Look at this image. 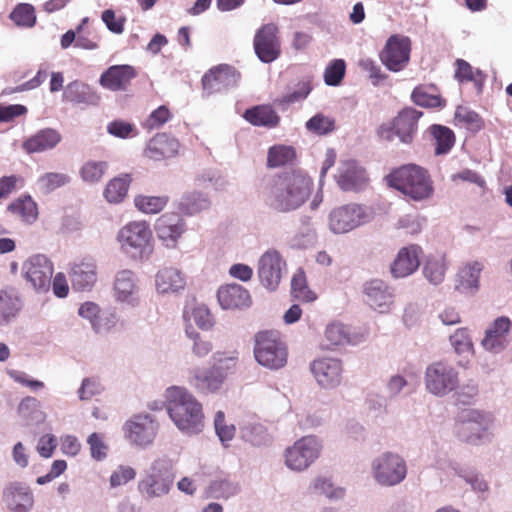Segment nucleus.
I'll return each mask as SVG.
<instances>
[{"label": "nucleus", "mask_w": 512, "mask_h": 512, "mask_svg": "<svg viewBox=\"0 0 512 512\" xmlns=\"http://www.w3.org/2000/svg\"><path fill=\"white\" fill-rule=\"evenodd\" d=\"M313 180L300 170L277 174L263 191V201L270 209L288 213L299 209L310 198Z\"/></svg>", "instance_id": "f257e3e1"}, {"label": "nucleus", "mask_w": 512, "mask_h": 512, "mask_svg": "<svg viewBox=\"0 0 512 512\" xmlns=\"http://www.w3.org/2000/svg\"><path fill=\"white\" fill-rule=\"evenodd\" d=\"M165 397L168 415L181 432L192 435L202 431L203 407L192 393L184 387L172 386L167 388Z\"/></svg>", "instance_id": "f03ea898"}, {"label": "nucleus", "mask_w": 512, "mask_h": 512, "mask_svg": "<svg viewBox=\"0 0 512 512\" xmlns=\"http://www.w3.org/2000/svg\"><path fill=\"white\" fill-rule=\"evenodd\" d=\"M389 187L413 201L429 199L434 193L433 181L427 169L417 164H405L393 169L386 177Z\"/></svg>", "instance_id": "7ed1b4c3"}, {"label": "nucleus", "mask_w": 512, "mask_h": 512, "mask_svg": "<svg viewBox=\"0 0 512 512\" xmlns=\"http://www.w3.org/2000/svg\"><path fill=\"white\" fill-rule=\"evenodd\" d=\"M254 357L263 367L278 370L287 364L288 350L276 331H260L255 335Z\"/></svg>", "instance_id": "20e7f679"}, {"label": "nucleus", "mask_w": 512, "mask_h": 512, "mask_svg": "<svg viewBox=\"0 0 512 512\" xmlns=\"http://www.w3.org/2000/svg\"><path fill=\"white\" fill-rule=\"evenodd\" d=\"M422 116L423 112L405 107L389 123L382 124L377 134L382 140L392 141L397 137L401 143L410 145L416 138L418 122Z\"/></svg>", "instance_id": "39448f33"}, {"label": "nucleus", "mask_w": 512, "mask_h": 512, "mask_svg": "<svg viewBox=\"0 0 512 512\" xmlns=\"http://www.w3.org/2000/svg\"><path fill=\"white\" fill-rule=\"evenodd\" d=\"M172 462L169 459H157L150 471L138 482V491L145 499L165 496L174 483Z\"/></svg>", "instance_id": "423d86ee"}, {"label": "nucleus", "mask_w": 512, "mask_h": 512, "mask_svg": "<svg viewBox=\"0 0 512 512\" xmlns=\"http://www.w3.org/2000/svg\"><path fill=\"white\" fill-rule=\"evenodd\" d=\"M53 272L52 261L42 254L30 256L21 266V275L26 285L38 294L49 291Z\"/></svg>", "instance_id": "0eeeda50"}, {"label": "nucleus", "mask_w": 512, "mask_h": 512, "mask_svg": "<svg viewBox=\"0 0 512 512\" xmlns=\"http://www.w3.org/2000/svg\"><path fill=\"white\" fill-rule=\"evenodd\" d=\"M425 384L428 391L432 394L444 396L458 387V372L452 365L446 362H434L426 369Z\"/></svg>", "instance_id": "6e6552de"}, {"label": "nucleus", "mask_w": 512, "mask_h": 512, "mask_svg": "<svg viewBox=\"0 0 512 512\" xmlns=\"http://www.w3.org/2000/svg\"><path fill=\"white\" fill-rule=\"evenodd\" d=\"M321 445L313 436L297 440L285 451V464L294 471L307 469L320 455Z\"/></svg>", "instance_id": "1a4fd4ad"}, {"label": "nucleus", "mask_w": 512, "mask_h": 512, "mask_svg": "<svg viewBox=\"0 0 512 512\" xmlns=\"http://www.w3.org/2000/svg\"><path fill=\"white\" fill-rule=\"evenodd\" d=\"M286 269V261L280 252L275 249H269L259 258L257 274L264 287L275 291Z\"/></svg>", "instance_id": "9d476101"}, {"label": "nucleus", "mask_w": 512, "mask_h": 512, "mask_svg": "<svg viewBox=\"0 0 512 512\" xmlns=\"http://www.w3.org/2000/svg\"><path fill=\"white\" fill-rule=\"evenodd\" d=\"M373 473L379 484L393 486L405 479L407 466L399 455L388 452L374 461Z\"/></svg>", "instance_id": "9b49d317"}, {"label": "nucleus", "mask_w": 512, "mask_h": 512, "mask_svg": "<svg viewBox=\"0 0 512 512\" xmlns=\"http://www.w3.org/2000/svg\"><path fill=\"white\" fill-rule=\"evenodd\" d=\"M240 79L241 74L235 67L228 64H219L204 74L202 86L207 95H212L236 87Z\"/></svg>", "instance_id": "f8f14e48"}, {"label": "nucleus", "mask_w": 512, "mask_h": 512, "mask_svg": "<svg viewBox=\"0 0 512 512\" xmlns=\"http://www.w3.org/2000/svg\"><path fill=\"white\" fill-rule=\"evenodd\" d=\"M117 239L123 249L142 255L150 246L152 231L145 221H132L119 230Z\"/></svg>", "instance_id": "ddd939ff"}, {"label": "nucleus", "mask_w": 512, "mask_h": 512, "mask_svg": "<svg viewBox=\"0 0 512 512\" xmlns=\"http://www.w3.org/2000/svg\"><path fill=\"white\" fill-rule=\"evenodd\" d=\"M490 422L486 414L474 409H465L456 425L457 435L462 441L474 443L484 436Z\"/></svg>", "instance_id": "4468645a"}, {"label": "nucleus", "mask_w": 512, "mask_h": 512, "mask_svg": "<svg viewBox=\"0 0 512 512\" xmlns=\"http://www.w3.org/2000/svg\"><path fill=\"white\" fill-rule=\"evenodd\" d=\"M410 52L411 41L408 37L392 35L380 53V59L389 70L398 72L408 64Z\"/></svg>", "instance_id": "2eb2a0df"}, {"label": "nucleus", "mask_w": 512, "mask_h": 512, "mask_svg": "<svg viewBox=\"0 0 512 512\" xmlns=\"http://www.w3.org/2000/svg\"><path fill=\"white\" fill-rule=\"evenodd\" d=\"M361 205L347 204L334 208L329 214V228L336 234L347 233L365 221Z\"/></svg>", "instance_id": "dca6fc26"}, {"label": "nucleus", "mask_w": 512, "mask_h": 512, "mask_svg": "<svg viewBox=\"0 0 512 512\" xmlns=\"http://www.w3.org/2000/svg\"><path fill=\"white\" fill-rule=\"evenodd\" d=\"M279 29L277 25L268 23L263 25L255 34L253 45L258 58L265 63L276 60L280 53Z\"/></svg>", "instance_id": "f3484780"}, {"label": "nucleus", "mask_w": 512, "mask_h": 512, "mask_svg": "<svg viewBox=\"0 0 512 512\" xmlns=\"http://www.w3.org/2000/svg\"><path fill=\"white\" fill-rule=\"evenodd\" d=\"M125 437L133 444L147 446L151 444L158 430V423L150 415H135L126 421L123 427Z\"/></svg>", "instance_id": "a211bd4d"}, {"label": "nucleus", "mask_w": 512, "mask_h": 512, "mask_svg": "<svg viewBox=\"0 0 512 512\" xmlns=\"http://www.w3.org/2000/svg\"><path fill=\"white\" fill-rule=\"evenodd\" d=\"M310 370L317 383L323 388H335L342 381L343 365L339 359L331 357L316 359L311 363Z\"/></svg>", "instance_id": "6ab92c4d"}, {"label": "nucleus", "mask_w": 512, "mask_h": 512, "mask_svg": "<svg viewBox=\"0 0 512 512\" xmlns=\"http://www.w3.org/2000/svg\"><path fill=\"white\" fill-rule=\"evenodd\" d=\"M70 281L75 290L91 289L97 281V264L90 256L83 257L71 264Z\"/></svg>", "instance_id": "aec40b11"}, {"label": "nucleus", "mask_w": 512, "mask_h": 512, "mask_svg": "<svg viewBox=\"0 0 512 512\" xmlns=\"http://www.w3.org/2000/svg\"><path fill=\"white\" fill-rule=\"evenodd\" d=\"M137 76L138 71L132 65H112L101 74L99 83L110 91H124Z\"/></svg>", "instance_id": "412c9836"}, {"label": "nucleus", "mask_w": 512, "mask_h": 512, "mask_svg": "<svg viewBox=\"0 0 512 512\" xmlns=\"http://www.w3.org/2000/svg\"><path fill=\"white\" fill-rule=\"evenodd\" d=\"M190 384L200 393L210 394L219 391L227 377L224 372L211 365L208 369L194 368L190 371Z\"/></svg>", "instance_id": "4be33fe9"}, {"label": "nucleus", "mask_w": 512, "mask_h": 512, "mask_svg": "<svg viewBox=\"0 0 512 512\" xmlns=\"http://www.w3.org/2000/svg\"><path fill=\"white\" fill-rule=\"evenodd\" d=\"M422 252V248L416 244L401 248L391 264L393 276L401 278L413 274L420 265Z\"/></svg>", "instance_id": "5701e85b"}, {"label": "nucleus", "mask_w": 512, "mask_h": 512, "mask_svg": "<svg viewBox=\"0 0 512 512\" xmlns=\"http://www.w3.org/2000/svg\"><path fill=\"white\" fill-rule=\"evenodd\" d=\"M337 183L344 191L362 190L368 183L365 169L354 161L344 162L337 176Z\"/></svg>", "instance_id": "b1692460"}, {"label": "nucleus", "mask_w": 512, "mask_h": 512, "mask_svg": "<svg viewBox=\"0 0 512 512\" xmlns=\"http://www.w3.org/2000/svg\"><path fill=\"white\" fill-rule=\"evenodd\" d=\"M62 141L61 133L53 128L37 131L22 143L27 154L41 153L55 148Z\"/></svg>", "instance_id": "393cba45"}, {"label": "nucleus", "mask_w": 512, "mask_h": 512, "mask_svg": "<svg viewBox=\"0 0 512 512\" xmlns=\"http://www.w3.org/2000/svg\"><path fill=\"white\" fill-rule=\"evenodd\" d=\"M217 298L223 309H242L251 303L248 290L239 284L221 286L218 289Z\"/></svg>", "instance_id": "a878e982"}, {"label": "nucleus", "mask_w": 512, "mask_h": 512, "mask_svg": "<svg viewBox=\"0 0 512 512\" xmlns=\"http://www.w3.org/2000/svg\"><path fill=\"white\" fill-rule=\"evenodd\" d=\"M180 144L166 134L155 135L147 144L145 156L154 161L171 158L178 153Z\"/></svg>", "instance_id": "bb28decb"}, {"label": "nucleus", "mask_w": 512, "mask_h": 512, "mask_svg": "<svg viewBox=\"0 0 512 512\" xmlns=\"http://www.w3.org/2000/svg\"><path fill=\"white\" fill-rule=\"evenodd\" d=\"M63 100L76 105L95 106L99 104L100 96L88 84L73 81L64 90Z\"/></svg>", "instance_id": "cd10ccee"}, {"label": "nucleus", "mask_w": 512, "mask_h": 512, "mask_svg": "<svg viewBox=\"0 0 512 512\" xmlns=\"http://www.w3.org/2000/svg\"><path fill=\"white\" fill-rule=\"evenodd\" d=\"M511 327V321L507 317L497 318L491 328L486 331L482 340V346L489 351H501L507 342V334Z\"/></svg>", "instance_id": "c85d7f7f"}, {"label": "nucleus", "mask_w": 512, "mask_h": 512, "mask_svg": "<svg viewBox=\"0 0 512 512\" xmlns=\"http://www.w3.org/2000/svg\"><path fill=\"white\" fill-rule=\"evenodd\" d=\"M367 303L374 309L383 313L393 302V296L388 286L381 280H372L365 286Z\"/></svg>", "instance_id": "c756f323"}, {"label": "nucleus", "mask_w": 512, "mask_h": 512, "mask_svg": "<svg viewBox=\"0 0 512 512\" xmlns=\"http://www.w3.org/2000/svg\"><path fill=\"white\" fill-rule=\"evenodd\" d=\"M4 498L13 512H28L34 503L29 487L20 484L8 486L4 491Z\"/></svg>", "instance_id": "7c9ffc66"}, {"label": "nucleus", "mask_w": 512, "mask_h": 512, "mask_svg": "<svg viewBox=\"0 0 512 512\" xmlns=\"http://www.w3.org/2000/svg\"><path fill=\"white\" fill-rule=\"evenodd\" d=\"M7 212L21 221L32 224L38 218V205L30 195H21L11 201Z\"/></svg>", "instance_id": "2f4dec72"}, {"label": "nucleus", "mask_w": 512, "mask_h": 512, "mask_svg": "<svg viewBox=\"0 0 512 512\" xmlns=\"http://www.w3.org/2000/svg\"><path fill=\"white\" fill-rule=\"evenodd\" d=\"M156 288L158 292L175 293L184 289L186 280L182 272L173 267H165L156 274Z\"/></svg>", "instance_id": "473e14b6"}, {"label": "nucleus", "mask_w": 512, "mask_h": 512, "mask_svg": "<svg viewBox=\"0 0 512 512\" xmlns=\"http://www.w3.org/2000/svg\"><path fill=\"white\" fill-rule=\"evenodd\" d=\"M412 101L422 107L442 108L446 100L440 95V90L435 84H420L411 93Z\"/></svg>", "instance_id": "72a5a7b5"}, {"label": "nucleus", "mask_w": 512, "mask_h": 512, "mask_svg": "<svg viewBox=\"0 0 512 512\" xmlns=\"http://www.w3.org/2000/svg\"><path fill=\"white\" fill-rule=\"evenodd\" d=\"M243 117L253 126L268 129L278 126L280 122L279 115L270 105H257L249 108L244 112Z\"/></svg>", "instance_id": "f704fd0d"}, {"label": "nucleus", "mask_w": 512, "mask_h": 512, "mask_svg": "<svg viewBox=\"0 0 512 512\" xmlns=\"http://www.w3.org/2000/svg\"><path fill=\"white\" fill-rule=\"evenodd\" d=\"M183 225L177 213H165L157 219L155 230L160 239L175 241L183 232Z\"/></svg>", "instance_id": "c9c22d12"}, {"label": "nucleus", "mask_w": 512, "mask_h": 512, "mask_svg": "<svg viewBox=\"0 0 512 512\" xmlns=\"http://www.w3.org/2000/svg\"><path fill=\"white\" fill-rule=\"evenodd\" d=\"M137 292L134 273L130 270L118 272L114 282V294L117 300L133 302L136 300Z\"/></svg>", "instance_id": "e433bc0d"}, {"label": "nucleus", "mask_w": 512, "mask_h": 512, "mask_svg": "<svg viewBox=\"0 0 512 512\" xmlns=\"http://www.w3.org/2000/svg\"><path fill=\"white\" fill-rule=\"evenodd\" d=\"M132 178L129 174H123L111 179L104 190V197L109 203H121L127 196Z\"/></svg>", "instance_id": "4c0bfd02"}, {"label": "nucleus", "mask_w": 512, "mask_h": 512, "mask_svg": "<svg viewBox=\"0 0 512 512\" xmlns=\"http://www.w3.org/2000/svg\"><path fill=\"white\" fill-rule=\"evenodd\" d=\"M429 131L435 142V154L445 155L449 153L456 141L454 132L450 128L439 124L430 126Z\"/></svg>", "instance_id": "58836bf2"}, {"label": "nucleus", "mask_w": 512, "mask_h": 512, "mask_svg": "<svg viewBox=\"0 0 512 512\" xmlns=\"http://www.w3.org/2000/svg\"><path fill=\"white\" fill-rule=\"evenodd\" d=\"M454 124L471 132H478L484 127V120L467 106H458L454 113Z\"/></svg>", "instance_id": "ea45409f"}, {"label": "nucleus", "mask_w": 512, "mask_h": 512, "mask_svg": "<svg viewBox=\"0 0 512 512\" xmlns=\"http://www.w3.org/2000/svg\"><path fill=\"white\" fill-rule=\"evenodd\" d=\"M291 295L294 299L304 303L313 302L317 295L312 291L307 283L305 271L299 268L291 279Z\"/></svg>", "instance_id": "a19ab883"}, {"label": "nucleus", "mask_w": 512, "mask_h": 512, "mask_svg": "<svg viewBox=\"0 0 512 512\" xmlns=\"http://www.w3.org/2000/svg\"><path fill=\"white\" fill-rule=\"evenodd\" d=\"M296 159V151L292 146L274 145L267 153V167L278 168L291 164Z\"/></svg>", "instance_id": "79ce46f5"}, {"label": "nucleus", "mask_w": 512, "mask_h": 512, "mask_svg": "<svg viewBox=\"0 0 512 512\" xmlns=\"http://www.w3.org/2000/svg\"><path fill=\"white\" fill-rule=\"evenodd\" d=\"M239 362L237 350L217 351L212 356V365L218 372H224L226 377L236 371Z\"/></svg>", "instance_id": "37998d69"}, {"label": "nucleus", "mask_w": 512, "mask_h": 512, "mask_svg": "<svg viewBox=\"0 0 512 512\" xmlns=\"http://www.w3.org/2000/svg\"><path fill=\"white\" fill-rule=\"evenodd\" d=\"M456 70H455V78L459 82H469L472 81L479 88L482 87L483 83L486 80V75L479 69L474 70L473 67L463 59H457L455 62Z\"/></svg>", "instance_id": "c03bdc74"}, {"label": "nucleus", "mask_w": 512, "mask_h": 512, "mask_svg": "<svg viewBox=\"0 0 512 512\" xmlns=\"http://www.w3.org/2000/svg\"><path fill=\"white\" fill-rule=\"evenodd\" d=\"M209 200L199 192L186 193L179 203V209L186 215H193L207 209Z\"/></svg>", "instance_id": "a18cd8bd"}, {"label": "nucleus", "mask_w": 512, "mask_h": 512, "mask_svg": "<svg viewBox=\"0 0 512 512\" xmlns=\"http://www.w3.org/2000/svg\"><path fill=\"white\" fill-rule=\"evenodd\" d=\"M108 170L106 161L88 160L80 168L81 179L90 184L100 182Z\"/></svg>", "instance_id": "49530a36"}, {"label": "nucleus", "mask_w": 512, "mask_h": 512, "mask_svg": "<svg viewBox=\"0 0 512 512\" xmlns=\"http://www.w3.org/2000/svg\"><path fill=\"white\" fill-rule=\"evenodd\" d=\"M169 201L168 196L138 195L134 198L135 207L145 214L161 212Z\"/></svg>", "instance_id": "de8ad7c7"}, {"label": "nucleus", "mask_w": 512, "mask_h": 512, "mask_svg": "<svg viewBox=\"0 0 512 512\" xmlns=\"http://www.w3.org/2000/svg\"><path fill=\"white\" fill-rule=\"evenodd\" d=\"M324 336L328 342L327 348L350 343L348 329L342 323L334 322L329 324L325 329Z\"/></svg>", "instance_id": "09e8293b"}, {"label": "nucleus", "mask_w": 512, "mask_h": 512, "mask_svg": "<svg viewBox=\"0 0 512 512\" xmlns=\"http://www.w3.org/2000/svg\"><path fill=\"white\" fill-rule=\"evenodd\" d=\"M482 270L483 264L478 261L466 264L459 271L460 285L463 288H477Z\"/></svg>", "instance_id": "8fccbe9b"}, {"label": "nucleus", "mask_w": 512, "mask_h": 512, "mask_svg": "<svg viewBox=\"0 0 512 512\" xmlns=\"http://www.w3.org/2000/svg\"><path fill=\"white\" fill-rule=\"evenodd\" d=\"M10 18L18 26L32 27L36 23L35 9L31 4H18L11 12Z\"/></svg>", "instance_id": "3c124183"}, {"label": "nucleus", "mask_w": 512, "mask_h": 512, "mask_svg": "<svg viewBox=\"0 0 512 512\" xmlns=\"http://www.w3.org/2000/svg\"><path fill=\"white\" fill-rule=\"evenodd\" d=\"M20 310V301L17 297L0 291V324L8 322Z\"/></svg>", "instance_id": "603ef678"}, {"label": "nucleus", "mask_w": 512, "mask_h": 512, "mask_svg": "<svg viewBox=\"0 0 512 512\" xmlns=\"http://www.w3.org/2000/svg\"><path fill=\"white\" fill-rule=\"evenodd\" d=\"M239 490L238 485L228 479L214 480L208 487V495L213 498L228 499Z\"/></svg>", "instance_id": "864d4df0"}, {"label": "nucleus", "mask_w": 512, "mask_h": 512, "mask_svg": "<svg viewBox=\"0 0 512 512\" xmlns=\"http://www.w3.org/2000/svg\"><path fill=\"white\" fill-rule=\"evenodd\" d=\"M70 182V177L65 173L49 172L41 175L38 179L39 188L44 193H50Z\"/></svg>", "instance_id": "5fc2aeb1"}, {"label": "nucleus", "mask_w": 512, "mask_h": 512, "mask_svg": "<svg viewBox=\"0 0 512 512\" xmlns=\"http://www.w3.org/2000/svg\"><path fill=\"white\" fill-rule=\"evenodd\" d=\"M186 334L192 342L191 352L195 357L204 358L213 350L212 342L197 331L187 329Z\"/></svg>", "instance_id": "6e6d98bb"}, {"label": "nucleus", "mask_w": 512, "mask_h": 512, "mask_svg": "<svg viewBox=\"0 0 512 512\" xmlns=\"http://www.w3.org/2000/svg\"><path fill=\"white\" fill-rule=\"evenodd\" d=\"M308 131L317 135H326L335 129V120L318 113L306 122Z\"/></svg>", "instance_id": "4d7b16f0"}, {"label": "nucleus", "mask_w": 512, "mask_h": 512, "mask_svg": "<svg viewBox=\"0 0 512 512\" xmlns=\"http://www.w3.org/2000/svg\"><path fill=\"white\" fill-rule=\"evenodd\" d=\"M445 263L443 259L429 258L423 268L426 279L432 284H439L445 277Z\"/></svg>", "instance_id": "13d9d810"}, {"label": "nucleus", "mask_w": 512, "mask_h": 512, "mask_svg": "<svg viewBox=\"0 0 512 512\" xmlns=\"http://www.w3.org/2000/svg\"><path fill=\"white\" fill-rule=\"evenodd\" d=\"M346 64L343 59L333 60L324 71V81L329 86H337L345 76Z\"/></svg>", "instance_id": "bf43d9fd"}, {"label": "nucleus", "mask_w": 512, "mask_h": 512, "mask_svg": "<svg viewBox=\"0 0 512 512\" xmlns=\"http://www.w3.org/2000/svg\"><path fill=\"white\" fill-rule=\"evenodd\" d=\"M450 342L457 354L471 353L473 343L467 328L457 329L451 336Z\"/></svg>", "instance_id": "052dcab7"}, {"label": "nucleus", "mask_w": 512, "mask_h": 512, "mask_svg": "<svg viewBox=\"0 0 512 512\" xmlns=\"http://www.w3.org/2000/svg\"><path fill=\"white\" fill-rule=\"evenodd\" d=\"M312 90L310 81H301L297 84V89L288 93L281 98L277 99L276 102L279 106L290 105L295 102L302 101L307 98Z\"/></svg>", "instance_id": "680f3d73"}, {"label": "nucleus", "mask_w": 512, "mask_h": 512, "mask_svg": "<svg viewBox=\"0 0 512 512\" xmlns=\"http://www.w3.org/2000/svg\"><path fill=\"white\" fill-rule=\"evenodd\" d=\"M190 317L202 330H210L214 326V318L210 310L203 304H198L191 309Z\"/></svg>", "instance_id": "e2e57ef3"}, {"label": "nucleus", "mask_w": 512, "mask_h": 512, "mask_svg": "<svg viewBox=\"0 0 512 512\" xmlns=\"http://www.w3.org/2000/svg\"><path fill=\"white\" fill-rule=\"evenodd\" d=\"M18 414L27 420L37 419L38 414H42L40 402L31 396L23 398L18 405Z\"/></svg>", "instance_id": "0e129e2a"}, {"label": "nucleus", "mask_w": 512, "mask_h": 512, "mask_svg": "<svg viewBox=\"0 0 512 512\" xmlns=\"http://www.w3.org/2000/svg\"><path fill=\"white\" fill-rule=\"evenodd\" d=\"M24 186V179L18 175L0 178V200L7 199L14 191Z\"/></svg>", "instance_id": "69168bd1"}, {"label": "nucleus", "mask_w": 512, "mask_h": 512, "mask_svg": "<svg viewBox=\"0 0 512 512\" xmlns=\"http://www.w3.org/2000/svg\"><path fill=\"white\" fill-rule=\"evenodd\" d=\"M107 131L109 134L119 138L133 137L137 134L135 126L123 120L110 122L107 126Z\"/></svg>", "instance_id": "338daca9"}, {"label": "nucleus", "mask_w": 512, "mask_h": 512, "mask_svg": "<svg viewBox=\"0 0 512 512\" xmlns=\"http://www.w3.org/2000/svg\"><path fill=\"white\" fill-rule=\"evenodd\" d=\"M171 118L169 109L162 105L155 109L145 122V127L149 130L158 129Z\"/></svg>", "instance_id": "774afa93"}]
</instances>
